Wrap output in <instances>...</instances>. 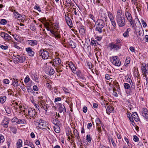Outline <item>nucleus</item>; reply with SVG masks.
<instances>
[{"instance_id": "obj_53", "label": "nucleus", "mask_w": 148, "mask_h": 148, "mask_svg": "<svg viewBox=\"0 0 148 148\" xmlns=\"http://www.w3.org/2000/svg\"><path fill=\"white\" fill-rule=\"evenodd\" d=\"M0 47L1 49L3 50H6L8 48V46L7 45L4 46L1 45L0 46Z\"/></svg>"}, {"instance_id": "obj_48", "label": "nucleus", "mask_w": 148, "mask_h": 148, "mask_svg": "<svg viewBox=\"0 0 148 148\" xmlns=\"http://www.w3.org/2000/svg\"><path fill=\"white\" fill-rule=\"evenodd\" d=\"M4 141V138L3 136L0 134V143H2Z\"/></svg>"}, {"instance_id": "obj_39", "label": "nucleus", "mask_w": 148, "mask_h": 148, "mask_svg": "<svg viewBox=\"0 0 148 148\" xmlns=\"http://www.w3.org/2000/svg\"><path fill=\"white\" fill-rule=\"evenodd\" d=\"M51 121L53 123L54 125L56 126L58 125V124H59V121L58 120L53 119H52Z\"/></svg>"}, {"instance_id": "obj_45", "label": "nucleus", "mask_w": 148, "mask_h": 148, "mask_svg": "<svg viewBox=\"0 0 148 148\" xmlns=\"http://www.w3.org/2000/svg\"><path fill=\"white\" fill-rule=\"evenodd\" d=\"M79 33L82 34H83L85 32V30L84 28L82 27H81L79 29Z\"/></svg>"}, {"instance_id": "obj_57", "label": "nucleus", "mask_w": 148, "mask_h": 148, "mask_svg": "<svg viewBox=\"0 0 148 148\" xmlns=\"http://www.w3.org/2000/svg\"><path fill=\"white\" fill-rule=\"evenodd\" d=\"M130 50L131 52H134L135 53H136V50L134 47L132 46L130 48Z\"/></svg>"}, {"instance_id": "obj_20", "label": "nucleus", "mask_w": 148, "mask_h": 148, "mask_svg": "<svg viewBox=\"0 0 148 148\" xmlns=\"http://www.w3.org/2000/svg\"><path fill=\"white\" fill-rule=\"evenodd\" d=\"M30 76L32 79L34 81L38 83L39 82L38 81V77L37 75L35 73H32L31 75Z\"/></svg>"}, {"instance_id": "obj_26", "label": "nucleus", "mask_w": 148, "mask_h": 148, "mask_svg": "<svg viewBox=\"0 0 148 148\" xmlns=\"http://www.w3.org/2000/svg\"><path fill=\"white\" fill-rule=\"evenodd\" d=\"M23 141L21 139H19L17 141L16 147L17 148H20L22 146Z\"/></svg>"}, {"instance_id": "obj_16", "label": "nucleus", "mask_w": 148, "mask_h": 148, "mask_svg": "<svg viewBox=\"0 0 148 148\" xmlns=\"http://www.w3.org/2000/svg\"><path fill=\"white\" fill-rule=\"evenodd\" d=\"M27 42V44L31 46L36 45L38 44V42L36 40H28Z\"/></svg>"}, {"instance_id": "obj_6", "label": "nucleus", "mask_w": 148, "mask_h": 148, "mask_svg": "<svg viewBox=\"0 0 148 148\" xmlns=\"http://www.w3.org/2000/svg\"><path fill=\"white\" fill-rule=\"evenodd\" d=\"M38 104L40 107L43 108L46 111H47L49 107V106L46 103L45 101L42 99L39 100Z\"/></svg>"}, {"instance_id": "obj_7", "label": "nucleus", "mask_w": 148, "mask_h": 148, "mask_svg": "<svg viewBox=\"0 0 148 148\" xmlns=\"http://www.w3.org/2000/svg\"><path fill=\"white\" fill-rule=\"evenodd\" d=\"M36 114V112L34 109L30 108L28 111V114L25 115V116L27 118H28L29 116L30 119L34 118Z\"/></svg>"}, {"instance_id": "obj_14", "label": "nucleus", "mask_w": 148, "mask_h": 148, "mask_svg": "<svg viewBox=\"0 0 148 148\" xmlns=\"http://www.w3.org/2000/svg\"><path fill=\"white\" fill-rule=\"evenodd\" d=\"M142 113L143 116L146 119H148V110L145 108H143L142 110Z\"/></svg>"}, {"instance_id": "obj_37", "label": "nucleus", "mask_w": 148, "mask_h": 148, "mask_svg": "<svg viewBox=\"0 0 148 148\" xmlns=\"http://www.w3.org/2000/svg\"><path fill=\"white\" fill-rule=\"evenodd\" d=\"M96 123L97 126H101L100 124H101V122L99 118H97L96 119Z\"/></svg>"}, {"instance_id": "obj_56", "label": "nucleus", "mask_w": 148, "mask_h": 148, "mask_svg": "<svg viewBox=\"0 0 148 148\" xmlns=\"http://www.w3.org/2000/svg\"><path fill=\"white\" fill-rule=\"evenodd\" d=\"M110 20L112 23V25L114 27H115L116 25V23L114 21V19H110Z\"/></svg>"}, {"instance_id": "obj_47", "label": "nucleus", "mask_w": 148, "mask_h": 148, "mask_svg": "<svg viewBox=\"0 0 148 148\" xmlns=\"http://www.w3.org/2000/svg\"><path fill=\"white\" fill-rule=\"evenodd\" d=\"M124 86L125 89H129L130 87V85L127 83H124Z\"/></svg>"}, {"instance_id": "obj_42", "label": "nucleus", "mask_w": 148, "mask_h": 148, "mask_svg": "<svg viewBox=\"0 0 148 148\" xmlns=\"http://www.w3.org/2000/svg\"><path fill=\"white\" fill-rule=\"evenodd\" d=\"M125 15L127 18H132L131 14L129 12H126L125 13Z\"/></svg>"}, {"instance_id": "obj_11", "label": "nucleus", "mask_w": 148, "mask_h": 148, "mask_svg": "<svg viewBox=\"0 0 148 148\" xmlns=\"http://www.w3.org/2000/svg\"><path fill=\"white\" fill-rule=\"evenodd\" d=\"M141 68L142 70V73L143 77H147V74L148 73V70L147 69L146 64L143 65L141 66Z\"/></svg>"}, {"instance_id": "obj_32", "label": "nucleus", "mask_w": 148, "mask_h": 148, "mask_svg": "<svg viewBox=\"0 0 148 148\" xmlns=\"http://www.w3.org/2000/svg\"><path fill=\"white\" fill-rule=\"evenodd\" d=\"M13 46L16 49L18 50L21 49V48L19 46V44L17 42H13Z\"/></svg>"}, {"instance_id": "obj_35", "label": "nucleus", "mask_w": 148, "mask_h": 148, "mask_svg": "<svg viewBox=\"0 0 148 148\" xmlns=\"http://www.w3.org/2000/svg\"><path fill=\"white\" fill-rule=\"evenodd\" d=\"M6 98L5 96L1 97H0V102L1 103H3L6 101Z\"/></svg>"}, {"instance_id": "obj_40", "label": "nucleus", "mask_w": 148, "mask_h": 148, "mask_svg": "<svg viewBox=\"0 0 148 148\" xmlns=\"http://www.w3.org/2000/svg\"><path fill=\"white\" fill-rule=\"evenodd\" d=\"M130 59L129 57H127L126 59L125 60V65L126 66H128V65L130 63Z\"/></svg>"}, {"instance_id": "obj_43", "label": "nucleus", "mask_w": 148, "mask_h": 148, "mask_svg": "<svg viewBox=\"0 0 148 148\" xmlns=\"http://www.w3.org/2000/svg\"><path fill=\"white\" fill-rule=\"evenodd\" d=\"M86 140L89 143H90L91 141L92 138L90 137V135L88 134L87 135L86 137Z\"/></svg>"}, {"instance_id": "obj_9", "label": "nucleus", "mask_w": 148, "mask_h": 148, "mask_svg": "<svg viewBox=\"0 0 148 148\" xmlns=\"http://www.w3.org/2000/svg\"><path fill=\"white\" fill-rule=\"evenodd\" d=\"M61 62L60 59L59 58H56L53 59L52 61L50 62V63L53 66L56 67L57 66L60 64Z\"/></svg>"}, {"instance_id": "obj_50", "label": "nucleus", "mask_w": 148, "mask_h": 148, "mask_svg": "<svg viewBox=\"0 0 148 148\" xmlns=\"http://www.w3.org/2000/svg\"><path fill=\"white\" fill-rule=\"evenodd\" d=\"M5 110L7 113L10 114L11 112V109L9 107H7L5 108Z\"/></svg>"}, {"instance_id": "obj_8", "label": "nucleus", "mask_w": 148, "mask_h": 148, "mask_svg": "<svg viewBox=\"0 0 148 148\" xmlns=\"http://www.w3.org/2000/svg\"><path fill=\"white\" fill-rule=\"evenodd\" d=\"M127 20L130 22L133 27L134 26L137 27L138 25L140 24L139 19H127Z\"/></svg>"}, {"instance_id": "obj_13", "label": "nucleus", "mask_w": 148, "mask_h": 148, "mask_svg": "<svg viewBox=\"0 0 148 148\" xmlns=\"http://www.w3.org/2000/svg\"><path fill=\"white\" fill-rule=\"evenodd\" d=\"M25 50L29 56L33 57L34 56L35 53L31 47L27 48H26Z\"/></svg>"}, {"instance_id": "obj_59", "label": "nucleus", "mask_w": 148, "mask_h": 148, "mask_svg": "<svg viewBox=\"0 0 148 148\" xmlns=\"http://www.w3.org/2000/svg\"><path fill=\"white\" fill-rule=\"evenodd\" d=\"M141 84H140V80H139L137 81L136 83V86L137 88H140L141 86Z\"/></svg>"}, {"instance_id": "obj_5", "label": "nucleus", "mask_w": 148, "mask_h": 148, "mask_svg": "<svg viewBox=\"0 0 148 148\" xmlns=\"http://www.w3.org/2000/svg\"><path fill=\"white\" fill-rule=\"evenodd\" d=\"M110 59L111 62L116 66H119L121 64V62L119 57L117 56H112Z\"/></svg>"}, {"instance_id": "obj_25", "label": "nucleus", "mask_w": 148, "mask_h": 148, "mask_svg": "<svg viewBox=\"0 0 148 148\" xmlns=\"http://www.w3.org/2000/svg\"><path fill=\"white\" fill-rule=\"evenodd\" d=\"M59 111L60 112H66V110L64 105H61L59 107Z\"/></svg>"}, {"instance_id": "obj_49", "label": "nucleus", "mask_w": 148, "mask_h": 148, "mask_svg": "<svg viewBox=\"0 0 148 148\" xmlns=\"http://www.w3.org/2000/svg\"><path fill=\"white\" fill-rule=\"evenodd\" d=\"M74 133L75 136L77 138V137H79V132H78L77 130H75L74 131Z\"/></svg>"}, {"instance_id": "obj_28", "label": "nucleus", "mask_w": 148, "mask_h": 148, "mask_svg": "<svg viewBox=\"0 0 148 148\" xmlns=\"http://www.w3.org/2000/svg\"><path fill=\"white\" fill-rule=\"evenodd\" d=\"M131 29L130 28L127 29L126 31L123 33V35L124 37H128L129 36V32L130 31Z\"/></svg>"}, {"instance_id": "obj_29", "label": "nucleus", "mask_w": 148, "mask_h": 148, "mask_svg": "<svg viewBox=\"0 0 148 148\" xmlns=\"http://www.w3.org/2000/svg\"><path fill=\"white\" fill-rule=\"evenodd\" d=\"M103 27L97 25L96 28V30L99 33H101L103 32L102 29Z\"/></svg>"}, {"instance_id": "obj_33", "label": "nucleus", "mask_w": 148, "mask_h": 148, "mask_svg": "<svg viewBox=\"0 0 148 148\" xmlns=\"http://www.w3.org/2000/svg\"><path fill=\"white\" fill-rule=\"evenodd\" d=\"M11 131L14 134H16L17 132V129L16 127H10Z\"/></svg>"}, {"instance_id": "obj_18", "label": "nucleus", "mask_w": 148, "mask_h": 148, "mask_svg": "<svg viewBox=\"0 0 148 148\" xmlns=\"http://www.w3.org/2000/svg\"><path fill=\"white\" fill-rule=\"evenodd\" d=\"M132 117L134 118V120L136 122H138L140 120V119L137 113L136 112H132Z\"/></svg>"}, {"instance_id": "obj_62", "label": "nucleus", "mask_w": 148, "mask_h": 148, "mask_svg": "<svg viewBox=\"0 0 148 148\" xmlns=\"http://www.w3.org/2000/svg\"><path fill=\"white\" fill-rule=\"evenodd\" d=\"M77 138L78 144L79 145H81L82 143L81 140V139L79 137H77Z\"/></svg>"}, {"instance_id": "obj_23", "label": "nucleus", "mask_w": 148, "mask_h": 148, "mask_svg": "<svg viewBox=\"0 0 148 148\" xmlns=\"http://www.w3.org/2000/svg\"><path fill=\"white\" fill-rule=\"evenodd\" d=\"M18 79H13L12 80V84L14 87H17L18 86Z\"/></svg>"}, {"instance_id": "obj_15", "label": "nucleus", "mask_w": 148, "mask_h": 148, "mask_svg": "<svg viewBox=\"0 0 148 148\" xmlns=\"http://www.w3.org/2000/svg\"><path fill=\"white\" fill-rule=\"evenodd\" d=\"M118 24L120 27H122L125 24V19H117Z\"/></svg>"}, {"instance_id": "obj_12", "label": "nucleus", "mask_w": 148, "mask_h": 148, "mask_svg": "<svg viewBox=\"0 0 148 148\" xmlns=\"http://www.w3.org/2000/svg\"><path fill=\"white\" fill-rule=\"evenodd\" d=\"M9 122V119L7 118H5L2 122L1 125L4 127L7 128L8 127Z\"/></svg>"}, {"instance_id": "obj_22", "label": "nucleus", "mask_w": 148, "mask_h": 148, "mask_svg": "<svg viewBox=\"0 0 148 148\" xmlns=\"http://www.w3.org/2000/svg\"><path fill=\"white\" fill-rule=\"evenodd\" d=\"M14 14L15 16V18H19L22 17V18H24L25 17V16L23 14H20L18 12L14 11Z\"/></svg>"}, {"instance_id": "obj_34", "label": "nucleus", "mask_w": 148, "mask_h": 148, "mask_svg": "<svg viewBox=\"0 0 148 148\" xmlns=\"http://www.w3.org/2000/svg\"><path fill=\"white\" fill-rule=\"evenodd\" d=\"M54 130L56 133H58L60 132V129L58 125L56 126V127H54Z\"/></svg>"}, {"instance_id": "obj_51", "label": "nucleus", "mask_w": 148, "mask_h": 148, "mask_svg": "<svg viewBox=\"0 0 148 148\" xmlns=\"http://www.w3.org/2000/svg\"><path fill=\"white\" fill-rule=\"evenodd\" d=\"M55 72L54 70L53 69H51L49 72V74L50 75H53Z\"/></svg>"}, {"instance_id": "obj_19", "label": "nucleus", "mask_w": 148, "mask_h": 148, "mask_svg": "<svg viewBox=\"0 0 148 148\" xmlns=\"http://www.w3.org/2000/svg\"><path fill=\"white\" fill-rule=\"evenodd\" d=\"M114 108L112 105H109L107 106L106 109V112L107 114H110V113L112 112Z\"/></svg>"}, {"instance_id": "obj_3", "label": "nucleus", "mask_w": 148, "mask_h": 148, "mask_svg": "<svg viewBox=\"0 0 148 148\" xmlns=\"http://www.w3.org/2000/svg\"><path fill=\"white\" fill-rule=\"evenodd\" d=\"M38 54L41 56L44 59H47L48 58L51 59L53 56V55L51 53H49L46 49H41L38 51Z\"/></svg>"}, {"instance_id": "obj_44", "label": "nucleus", "mask_w": 148, "mask_h": 148, "mask_svg": "<svg viewBox=\"0 0 148 148\" xmlns=\"http://www.w3.org/2000/svg\"><path fill=\"white\" fill-rule=\"evenodd\" d=\"M7 23V21L5 19H1L0 21V24L2 25H5Z\"/></svg>"}, {"instance_id": "obj_27", "label": "nucleus", "mask_w": 148, "mask_h": 148, "mask_svg": "<svg viewBox=\"0 0 148 148\" xmlns=\"http://www.w3.org/2000/svg\"><path fill=\"white\" fill-rule=\"evenodd\" d=\"M66 22L68 25L71 28L72 27L73 23L71 19H66Z\"/></svg>"}, {"instance_id": "obj_41", "label": "nucleus", "mask_w": 148, "mask_h": 148, "mask_svg": "<svg viewBox=\"0 0 148 148\" xmlns=\"http://www.w3.org/2000/svg\"><path fill=\"white\" fill-rule=\"evenodd\" d=\"M13 37L15 40L17 42H19L21 40V37H19L18 35H16V36L13 35Z\"/></svg>"}, {"instance_id": "obj_36", "label": "nucleus", "mask_w": 148, "mask_h": 148, "mask_svg": "<svg viewBox=\"0 0 148 148\" xmlns=\"http://www.w3.org/2000/svg\"><path fill=\"white\" fill-rule=\"evenodd\" d=\"M108 140H109L110 142H111L112 143L113 146L115 147L116 146V144L114 143L113 139L111 137H108Z\"/></svg>"}, {"instance_id": "obj_61", "label": "nucleus", "mask_w": 148, "mask_h": 148, "mask_svg": "<svg viewBox=\"0 0 148 148\" xmlns=\"http://www.w3.org/2000/svg\"><path fill=\"white\" fill-rule=\"evenodd\" d=\"M6 34L7 33L5 32H1L0 36L3 38H4L5 37V36Z\"/></svg>"}, {"instance_id": "obj_38", "label": "nucleus", "mask_w": 148, "mask_h": 148, "mask_svg": "<svg viewBox=\"0 0 148 148\" xmlns=\"http://www.w3.org/2000/svg\"><path fill=\"white\" fill-rule=\"evenodd\" d=\"M26 123V121L24 119H18L17 122V124H25Z\"/></svg>"}, {"instance_id": "obj_24", "label": "nucleus", "mask_w": 148, "mask_h": 148, "mask_svg": "<svg viewBox=\"0 0 148 148\" xmlns=\"http://www.w3.org/2000/svg\"><path fill=\"white\" fill-rule=\"evenodd\" d=\"M123 14H122L121 11V10H119L118 11L117 14V18H122L123 17Z\"/></svg>"}, {"instance_id": "obj_10", "label": "nucleus", "mask_w": 148, "mask_h": 148, "mask_svg": "<svg viewBox=\"0 0 148 148\" xmlns=\"http://www.w3.org/2000/svg\"><path fill=\"white\" fill-rule=\"evenodd\" d=\"M15 59L16 60V62L17 63H23L25 60L26 58L24 56H20L19 55H17L16 56H15Z\"/></svg>"}, {"instance_id": "obj_46", "label": "nucleus", "mask_w": 148, "mask_h": 148, "mask_svg": "<svg viewBox=\"0 0 148 148\" xmlns=\"http://www.w3.org/2000/svg\"><path fill=\"white\" fill-rule=\"evenodd\" d=\"M30 80V79L28 75H27L24 79V82L25 83H27Z\"/></svg>"}, {"instance_id": "obj_2", "label": "nucleus", "mask_w": 148, "mask_h": 148, "mask_svg": "<svg viewBox=\"0 0 148 148\" xmlns=\"http://www.w3.org/2000/svg\"><path fill=\"white\" fill-rule=\"evenodd\" d=\"M122 42L121 40L117 39L114 42H111L108 45L110 50L118 51L120 49L122 46Z\"/></svg>"}, {"instance_id": "obj_17", "label": "nucleus", "mask_w": 148, "mask_h": 148, "mask_svg": "<svg viewBox=\"0 0 148 148\" xmlns=\"http://www.w3.org/2000/svg\"><path fill=\"white\" fill-rule=\"evenodd\" d=\"M96 24L97 25L103 27L105 25V23L102 19H98L96 22Z\"/></svg>"}, {"instance_id": "obj_1", "label": "nucleus", "mask_w": 148, "mask_h": 148, "mask_svg": "<svg viewBox=\"0 0 148 148\" xmlns=\"http://www.w3.org/2000/svg\"><path fill=\"white\" fill-rule=\"evenodd\" d=\"M44 25L45 27L48 31H50L51 33V36L56 38H60V34L57 30H58L59 26L57 23H53L52 20L47 19H39Z\"/></svg>"}, {"instance_id": "obj_64", "label": "nucleus", "mask_w": 148, "mask_h": 148, "mask_svg": "<svg viewBox=\"0 0 148 148\" xmlns=\"http://www.w3.org/2000/svg\"><path fill=\"white\" fill-rule=\"evenodd\" d=\"M97 43L96 40H92L91 41V43L92 44V45H95Z\"/></svg>"}, {"instance_id": "obj_30", "label": "nucleus", "mask_w": 148, "mask_h": 148, "mask_svg": "<svg viewBox=\"0 0 148 148\" xmlns=\"http://www.w3.org/2000/svg\"><path fill=\"white\" fill-rule=\"evenodd\" d=\"M11 37L7 33L6 34L5 36V37L4 39L5 41H8L12 39Z\"/></svg>"}, {"instance_id": "obj_63", "label": "nucleus", "mask_w": 148, "mask_h": 148, "mask_svg": "<svg viewBox=\"0 0 148 148\" xmlns=\"http://www.w3.org/2000/svg\"><path fill=\"white\" fill-rule=\"evenodd\" d=\"M105 78L107 80H110L112 79V78H110V76L108 74H106L105 75Z\"/></svg>"}, {"instance_id": "obj_55", "label": "nucleus", "mask_w": 148, "mask_h": 148, "mask_svg": "<svg viewBox=\"0 0 148 148\" xmlns=\"http://www.w3.org/2000/svg\"><path fill=\"white\" fill-rule=\"evenodd\" d=\"M34 9L37 10L39 12H40L41 10H40V8L39 6L38 5L36 4L35 6L34 7Z\"/></svg>"}, {"instance_id": "obj_60", "label": "nucleus", "mask_w": 148, "mask_h": 148, "mask_svg": "<svg viewBox=\"0 0 148 148\" xmlns=\"http://www.w3.org/2000/svg\"><path fill=\"white\" fill-rule=\"evenodd\" d=\"M9 80L7 79H5L3 80V82L4 84H8L9 83Z\"/></svg>"}, {"instance_id": "obj_58", "label": "nucleus", "mask_w": 148, "mask_h": 148, "mask_svg": "<svg viewBox=\"0 0 148 148\" xmlns=\"http://www.w3.org/2000/svg\"><path fill=\"white\" fill-rule=\"evenodd\" d=\"M133 140L135 142H138L139 140V138L138 136H136L134 135V136Z\"/></svg>"}, {"instance_id": "obj_52", "label": "nucleus", "mask_w": 148, "mask_h": 148, "mask_svg": "<svg viewBox=\"0 0 148 148\" xmlns=\"http://www.w3.org/2000/svg\"><path fill=\"white\" fill-rule=\"evenodd\" d=\"M18 120V119L17 117H14L11 120V121L12 123L16 122L17 123V121Z\"/></svg>"}, {"instance_id": "obj_4", "label": "nucleus", "mask_w": 148, "mask_h": 148, "mask_svg": "<svg viewBox=\"0 0 148 148\" xmlns=\"http://www.w3.org/2000/svg\"><path fill=\"white\" fill-rule=\"evenodd\" d=\"M35 125L36 127L42 129H45L48 131L50 130V128L47 126L48 124L46 122L43 120L42 119H40L39 120H38L35 123Z\"/></svg>"}, {"instance_id": "obj_54", "label": "nucleus", "mask_w": 148, "mask_h": 148, "mask_svg": "<svg viewBox=\"0 0 148 148\" xmlns=\"http://www.w3.org/2000/svg\"><path fill=\"white\" fill-rule=\"evenodd\" d=\"M46 85L47 88L50 90L51 89H52V87H51V85L50 84V83H47L46 84Z\"/></svg>"}, {"instance_id": "obj_31", "label": "nucleus", "mask_w": 148, "mask_h": 148, "mask_svg": "<svg viewBox=\"0 0 148 148\" xmlns=\"http://www.w3.org/2000/svg\"><path fill=\"white\" fill-rule=\"evenodd\" d=\"M69 44L70 46L72 48H75L76 47L75 43L72 41H70L69 42Z\"/></svg>"}, {"instance_id": "obj_21", "label": "nucleus", "mask_w": 148, "mask_h": 148, "mask_svg": "<svg viewBox=\"0 0 148 148\" xmlns=\"http://www.w3.org/2000/svg\"><path fill=\"white\" fill-rule=\"evenodd\" d=\"M68 64L69 67L71 69L73 72L75 71L76 70V67L72 62H69ZM73 72L74 73V72Z\"/></svg>"}]
</instances>
